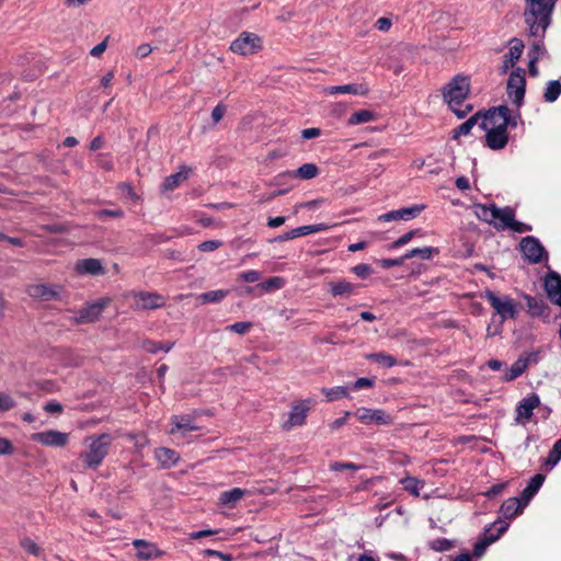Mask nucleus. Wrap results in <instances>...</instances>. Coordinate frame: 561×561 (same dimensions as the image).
<instances>
[{
    "instance_id": "f257e3e1",
    "label": "nucleus",
    "mask_w": 561,
    "mask_h": 561,
    "mask_svg": "<svg viewBox=\"0 0 561 561\" xmlns=\"http://www.w3.org/2000/svg\"><path fill=\"white\" fill-rule=\"evenodd\" d=\"M524 20L529 35L542 38L551 23L556 0H524Z\"/></svg>"
},
{
    "instance_id": "f03ea898",
    "label": "nucleus",
    "mask_w": 561,
    "mask_h": 561,
    "mask_svg": "<svg viewBox=\"0 0 561 561\" xmlns=\"http://www.w3.org/2000/svg\"><path fill=\"white\" fill-rule=\"evenodd\" d=\"M470 92V81L468 77L456 76L443 89L444 101L458 118H463L472 111L471 105L462 106Z\"/></svg>"
},
{
    "instance_id": "7ed1b4c3",
    "label": "nucleus",
    "mask_w": 561,
    "mask_h": 561,
    "mask_svg": "<svg viewBox=\"0 0 561 561\" xmlns=\"http://www.w3.org/2000/svg\"><path fill=\"white\" fill-rule=\"evenodd\" d=\"M87 449L79 454V459L82 461L84 468L98 469L108 454V449L113 443V437L103 433L96 436H91L85 439Z\"/></svg>"
},
{
    "instance_id": "20e7f679",
    "label": "nucleus",
    "mask_w": 561,
    "mask_h": 561,
    "mask_svg": "<svg viewBox=\"0 0 561 561\" xmlns=\"http://www.w3.org/2000/svg\"><path fill=\"white\" fill-rule=\"evenodd\" d=\"M482 297L489 301L495 313L500 316L501 323L517 317L519 305L508 295L499 296L494 291L486 289Z\"/></svg>"
},
{
    "instance_id": "39448f33",
    "label": "nucleus",
    "mask_w": 561,
    "mask_h": 561,
    "mask_svg": "<svg viewBox=\"0 0 561 561\" xmlns=\"http://www.w3.org/2000/svg\"><path fill=\"white\" fill-rule=\"evenodd\" d=\"M481 128L489 130L491 127L495 129H507L508 126L515 127L516 121L512 118L511 110L507 105H499L490 108L483 116Z\"/></svg>"
},
{
    "instance_id": "423d86ee",
    "label": "nucleus",
    "mask_w": 561,
    "mask_h": 561,
    "mask_svg": "<svg viewBox=\"0 0 561 561\" xmlns=\"http://www.w3.org/2000/svg\"><path fill=\"white\" fill-rule=\"evenodd\" d=\"M508 526V523L499 519L485 527L483 536L473 546V556L477 558L482 557L486 548L506 533Z\"/></svg>"
},
{
    "instance_id": "0eeeda50",
    "label": "nucleus",
    "mask_w": 561,
    "mask_h": 561,
    "mask_svg": "<svg viewBox=\"0 0 561 561\" xmlns=\"http://www.w3.org/2000/svg\"><path fill=\"white\" fill-rule=\"evenodd\" d=\"M506 91L512 102L520 107L524 102L526 91V75L520 67L515 68L507 80Z\"/></svg>"
},
{
    "instance_id": "6e6552de",
    "label": "nucleus",
    "mask_w": 561,
    "mask_h": 561,
    "mask_svg": "<svg viewBox=\"0 0 561 561\" xmlns=\"http://www.w3.org/2000/svg\"><path fill=\"white\" fill-rule=\"evenodd\" d=\"M262 48V39L259 35L250 32H242L238 38H236L230 49L239 55L249 56L253 55Z\"/></svg>"
},
{
    "instance_id": "1a4fd4ad",
    "label": "nucleus",
    "mask_w": 561,
    "mask_h": 561,
    "mask_svg": "<svg viewBox=\"0 0 561 561\" xmlns=\"http://www.w3.org/2000/svg\"><path fill=\"white\" fill-rule=\"evenodd\" d=\"M310 407L311 400H301L295 402L287 414V420L282 425L283 430L290 431L296 426L304 425L306 423Z\"/></svg>"
},
{
    "instance_id": "9d476101",
    "label": "nucleus",
    "mask_w": 561,
    "mask_h": 561,
    "mask_svg": "<svg viewBox=\"0 0 561 561\" xmlns=\"http://www.w3.org/2000/svg\"><path fill=\"white\" fill-rule=\"evenodd\" d=\"M31 440L46 447H65L69 443V434L57 430L33 433Z\"/></svg>"
},
{
    "instance_id": "9b49d317",
    "label": "nucleus",
    "mask_w": 561,
    "mask_h": 561,
    "mask_svg": "<svg viewBox=\"0 0 561 561\" xmlns=\"http://www.w3.org/2000/svg\"><path fill=\"white\" fill-rule=\"evenodd\" d=\"M165 305V298L158 293L138 291L133 295L135 310H154Z\"/></svg>"
},
{
    "instance_id": "f8f14e48",
    "label": "nucleus",
    "mask_w": 561,
    "mask_h": 561,
    "mask_svg": "<svg viewBox=\"0 0 561 561\" xmlns=\"http://www.w3.org/2000/svg\"><path fill=\"white\" fill-rule=\"evenodd\" d=\"M540 405V398L537 393H531L524 398L516 407L515 422L525 425L530 421L534 410Z\"/></svg>"
},
{
    "instance_id": "ddd939ff",
    "label": "nucleus",
    "mask_w": 561,
    "mask_h": 561,
    "mask_svg": "<svg viewBox=\"0 0 561 561\" xmlns=\"http://www.w3.org/2000/svg\"><path fill=\"white\" fill-rule=\"evenodd\" d=\"M107 305V298H101L92 304H89L87 307L79 310L78 316L75 318L73 322L76 324L95 322Z\"/></svg>"
},
{
    "instance_id": "4468645a",
    "label": "nucleus",
    "mask_w": 561,
    "mask_h": 561,
    "mask_svg": "<svg viewBox=\"0 0 561 561\" xmlns=\"http://www.w3.org/2000/svg\"><path fill=\"white\" fill-rule=\"evenodd\" d=\"M519 248L526 260L530 263H539L546 254L545 248L535 237H525L519 243Z\"/></svg>"
},
{
    "instance_id": "2eb2a0df",
    "label": "nucleus",
    "mask_w": 561,
    "mask_h": 561,
    "mask_svg": "<svg viewBox=\"0 0 561 561\" xmlns=\"http://www.w3.org/2000/svg\"><path fill=\"white\" fill-rule=\"evenodd\" d=\"M524 43L517 37H513L508 42V51L504 54L503 61L500 67V73L505 75L511 68L514 67L515 62L520 58L524 51Z\"/></svg>"
},
{
    "instance_id": "dca6fc26",
    "label": "nucleus",
    "mask_w": 561,
    "mask_h": 561,
    "mask_svg": "<svg viewBox=\"0 0 561 561\" xmlns=\"http://www.w3.org/2000/svg\"><path fill=\"white\" fill-rule=\"evenodd\" d=\"M425 208L424 205H413L396 210L388 211L378 217L380 221H392V220H411L417 217L421 211Z\"/></svg>"
},
{
    "instance_id": "f3484780",
    "label": "nucleus",
    "mask_w": 561,
    "mask_h": 561,
    "mask_svg": "<svg viewBox=\"0 0 561 561\" xmlns=\"http://www.w3.org/2000/svg\"><path fill=\"white\" fill-rule=\"evenodd\" d=\"M60 287L57 285L47 284H33L27 286L26 293L30 297L39 299L43 301H49L57 299L59 296Z\"/></svg>"
},
{
    "instance_id": "a211bd4d",
    "label": "nucleus",
    "mask_w": 561,
    "mask_h": 561,
    "mask_svg": "<svg viewBox=\"0 0 561 561\" xmlns=\"http://www.w3.org/2000/svg\"><path fill=\"white\" fill-rule=\"evenodd\" d=\"M545 289L550 301L561 307V276L550 272L545 278Z\"/></svg>"
},
{
    "instance_id": "6ab92c4d",
    "label": "nucleus",
    "mask_w": 561,
    "mask_h": 561,
    "mask_svg": "<svg viewBox=\"0 0 561 561\" xmlns=\"http://www.w3.org/2000/svg\"><path fill=\"white\" fill-rule=\"evenodd\" d=\"M355 416L364 424H389L390 416L382 410L360 408L355 412Z\"/></svg>"
},
{
    "instance_id": "aec40b11",
    "label": "nucleus",
    "mask_w": 561,
    "mask_h": 561,
    "mask_svg": "<svg viewBox=\"0 0 561 561\" xmlns=\"http://www.w3.org/2000/svg\"><path fill=\"white\" fill-rule=\"evenodd\" d=\"M170 434H181V437H186V434L192 431H197L199 427L187 415H173L171 417Z\"/></svg>"
},
{
    "instance_id": "412c9836",
    "label": "nucleus",
    "mask_w": 561,
    "mask_h": 561,
    "mask_svg": "<svg viewBox=\"0 0 561 561\" xmlns=\"http://www.w3.org/2000/svg\"><path fill=\"white\" fill-rule=\"evenodd\" d=\"M327 94H354V95H366L369 92V88L365 83H350L344 85H331L324 89Z\"/></svg>"
},
{
    "instance_id": "4be33fe9",
    "label": "nucleus",
    "mask_w": 561,
    "mask_h": 561,
    "mask_svg": "<svg viewBox=\"0 0 561 561\" xmlns=\"http://www.w3.org/2000/svg\"><path fill=\"white\" fill-rule=\"evenodd\" d=\"M485 144L492 150H500L505 148L508 142L507 129H491L485 130Z\"/></svg>"
},
{
    "instance_id": "5701e85b",
    "label": "nucleus",
    "mask_w": 561,
    "mask_h": 561,
    "mask_svg": "<svg viewBox=\"0 0 561 561\" xmlns=\"http://www.w3.org/2000/svg\"><path fill=\"white\" fill-rule=\"evenodd\" d=\"M527 505L519 497H510L503 502L500 513L507 519L514 518L522 514Z\"/></svg>"
},
{
    "instance_id": "b1692460",
    "label": "nucleus",
    "mask_w": 561,
    "mask_h": 561,
    "mask_svg": "<svg viewBox=\"0 0 561 561\" xmlns=\"http://www.w3.org/2000/svg\"><path fill=\"white\" fill-rule=\"evenodd\" d=\"M192 172V169L186 165L180 167V170L173 174L167 176L163 181V191H172L179 187L184 181H186Z\"/></svg>"
},
{
    "instance_id": "393cba45",
    "label": "nucleus",
    "mask_w": 561,
    "mask_h": 561,
    "mask_svg": "<svg viewBox=\"0 0 561 561\" xmlns=\"http://www.w3.org/2000/svg\"><path fill=\"white\" fill-rule=\"evenodd\" d=\"M76 271L79 274L102 275L105 273L102 262L99 259H83L76 263Z\"/></svg>"
},
{
    "instance_id": "a878e982",
    "label": "nucleus",
    "mask_w": 561,
    "mask_h": 561,
    "mask_svg": "<svg viewBox=\"0 0 561 561\" xmlns=\"http://www.w3.org/2000/svg\"><path fill=\"white\" fill-rule=\"evenodd\" d=\"M154 458L162 468H172L180 460V455L170 448L159 447L154 449Z\"/></svg>"
},
{
    "instance_id": "bb28decb",
    "label": "nucleus",
    "mask_w": 561,
    "mask_h": 561,
    "mask_svg": "<svg viewBox=\"0 0 561 561\" xmlns=\"http://www.w3.org/2000/svg\"><path fill=\"white\" fill-rule=\"evenodd\" d=\"M515 217V210L512 207L500 208L496 206L493 227L496 230H506Z\"/></svg>"
},
{
    "instance_id": "cd10ccee",
    "label": "nucleus",
    "mask_w": 561,
    "mask_h": 561,
    "mask_svg": "<svg viewBox=\"0 0 561 561\" xmlns=\"http://www.w3.org/2000/svg\"><path fill=\"white\" fill-rule=\"evenodd\" d=\"M330 293L334 297H350L356 294L358 285L352 284L345 279L331 282L329 284Z\"/></svg>"
},
{
    "instance_id": "c85d7f7f",
    "label": "nucleus",
    "mask_w": 561,
    "mask_h": 561,
    "mask_svg": "<svg viewBox=\"0 0 561 561\" xmlns=\"http://www.w3.org/2000/svg\"><path fill=\"white\" fill-rule=\"evenodd\" d=\"M523 297L527 305V312L531 317H545L549 314V308L542 299H537L530 295H524Z\"/></svg>"
},
{
    "instance_id": "c756f323",
    "label": "nucleus",
    "mask_w": 561,
    "mask_h": 561,
    "mask_svg": "<svg viewBox=\"0 0 561 561\" xmlns=\"http://www.w3.org/2000/svg\"><path fill=\"white\" fill-rule=\"evenodd\" d=\"M545 481V476L537 473L535 474L530 481L528 482L527 486L522 492V501L528 505L530 500L535 496V494L539 491L542 483Z\"/></svg>"
},
{
    "instance_id": "7c9ffc66",
    "label": "nucleus",
    "mask_w": 561,
    "mask_h": 561,
    "mask_svg": "<svg viewBox=\"0 0 561 561\" xmlns=\"http://www.w3.org/2000/svg\"><path fill=\"white\" fill-rule=\"evenodd\" d=\"M133 545L137 549L138 557L141 559L148 560L159 554L158 548L146 540L136 539Z\"/></svg>"
},
{
    "instance_id": "2f4dec72",
    "label": "nucleus",
    "mask_w": 561,
    "mask_h": 561,
    "mask_svg": "<svg viewBox=\"0 0 561 561\" xmlns=\"http://www.w3.org/2000/svg\"><path fill=\"white\" fill-rule=\"evenodd\" d=\"M319 169L313 163H305L301 167H299L296 171L293 172H286L284 175L288 176H299L304 180H310L318 175Z\"/></svg>"
},
{
    "instance_id": "473e14b6",
    "label": "nucleus",
    "mask_w": 561,
    "mask_h": 561,
    "mask_svg": "<svg viewBox=\"0 0 561 561\" xmlns=\"http://www.w3.org/2000/svg\"><path fill=\"white\" fill-rule=\"evenodd\" d=\"M438 249L433 247L415 248L403 254V259L409 260L412 257H420L422 260H431L434 255L438 254Z\"/></svg>"
},
{
    "instance_id": "72a5a7b5",
    "label": "nucleus",
    "mask_w": 561,
    "mask_h": 561,
    "mask_svg": "<svg viewBox=\"0 0 561 561\" xmlns=\"http://www.w3.org/2000/svg\"><path fill=\"white\" fill-rule=\"evenodd\" d=\"M244 494L245 490L240 488H233L220 494V503L231 507L238 501H240L244 496Z\"/></svg>"
},
{
    "instance_id": "f704fd0d",
    "label": "nucleus",
    "mask_w": 561,
    "mask_h": 561,
    "mask_svg": "<svg viewBox=\"0 0 561 561\" xmlns=\"http://www.w3.org/2000/svg\"><path fill=\"white\" fill-rule=\"evenodd\" d=\"M377 115L375 112L370 110H359L354 112L350 118L348 124L350 125H359L365 124L369 122H374L376 119Z\"/></svg>"
},
{
    "instance_id": "c9c22d12",
    "label": "nucleus",
    "mask_w": 561,
    "mask_h": 561,
    "mask_svg": "<svg viewBox=\"0 0 561 561\" xmlns=\"http://www.w3.org/2000/svg\"><path fill=\"white\" fill-rule=\"evenodd\" d=\"M285 285V279L279 276L271 277L264 282H261L256 285V288L261 290V294H267L274 290H278L283 288Z\"/></svg>"
},
{
    "instance_id": "e433bc0d",
    "label": "nucleus",
    "mask_w": 561,
    "mask_h": 561,
    "mask_svg": "<svg viewBox=\"0 0 561 561\" xmlns=\"http://www.w3.org/2000/svg\"><path fill=\"white\" fill-rule=\"evenodd\" d=\"M229 291L226 289L210 290L197 296V300L201 304H213L219 302L228 296Z\"/></svg>"
},
{
    "instance_id": "4c0bfd02",
    "label": "nucleus",
    "mask_w": 561,
    "mask_h": 561,
    "mask_svg": "<svg viewBox=\"0 0 561 561\" xmlns=\"http://www.w3.org/2000/svg\"><path fill=\"white\" fill-rule=\"evenodd\" d=\"M527 368V359H517L510 369L505 373L503 379L505 381H512L524 374Z\"/></svg>"
},
{
    "instance_id": "58836bf2",
    "label": "nucleus",
    "mask_w": 561,
    "mask_h": 561,
    "mask_svg": "<svg viewBox=\"0 0 561 561\" xmlns=\"http://www.w3.org/2000/svg\"><path fill=\"white\" fill-rule=\"evenodd\" d=\"M400 483L404 491L414 496H419L420 490L424 486V482L414 477H405L400 480Z\"/></svg>"
},
{
    "instance_id": "ea45409f",
    "label": "nucleus",
    "mask_w": 561,
    "mask_h": 561,
    "mask_svg": "<svg viewBox=\"0 0 561 561\" xmlns=\"http://www.w3.org/2000/svg\"><path fill=\"white\" fill-rule=\"evenodd\" d=\"M495 209V204L489 206L479 204L476 206V215L479 219L492 225L494 222Z\"/></svg>"
},
{
    "instance_id": "a19ab883",
    "label": "nucleus",
    "mask_w": 561,
    "mask_h": 561,
    "mask_svg": "<svg viewBox=\"0 0 561 561\" xmlns=\"http://www.w3.org/2000/svg\"><path fill=\"white\" fill-rule=\"evenodd\" d=\"M561 94V82L559 80H551L547 83L543 99L548 103H553Z\"/></svg>"
},
{
    "instance_id": "79ce46f5",
    "label": "nucleus",
    "mask_w": 561,
    "mask_h": 561,
    "mask_svg": "<svg viewBox=\"0 0 561 561\" xmlns=\"http://www.w3.org/2000/svg\"><path fill=\"white\" fill-rule=\"evenodd\" d=\"M366 358L369 360H373L383 367H389V368L396 366L398 363L396 357H393L392 355H389L385 352L368 354V355H366Z\"/></svg>"
},
{
    "instance_id": "37998d69",
    "label": "nucleus",
    "mask_w": 561,
    "mask_h": 561,
    "mask_svg": "<svg viewBox=\"0 0 561 561\" xmlns=\"http://www.w3.org/2000/svg\"><path fill=\"white\" fill-rule=\"evenodd\" d=\"M322 392L325 394L328 401H334L340 398L347 397V393H348L347 388L342 387V386H337V387H333V388H323Z\"/></svg>"
},
{
    "instance_id": "c03bdc74",
    "label": "nucleus",
    "mask_w": 561,
    "mask_h": 561,
    "mask_svg": "<svg viewBox=\"0 0 561 561\" xmlns=\"http://www.w3.org/2000/svg\"><path fill=\"white\" fill-rule=\"evenodd\" d=\"M479 118V114H476L468 118L466 122H463L458 128L455 130V138H458L459 136H466L470 134L473 126L477 124Z\"/></svg>"
},
{
    "instance_id": "a18cd8bd",
    "label": "nucleus",
    "mask_w": 561,
    "mask_h": 561,
    "mask_svg": "<svg viewBox=\"0 0 561 561\" xmlns=\"http://www.w3.org/2000/svg\"><path fill=\"white\" fill-rule=\"evenodd\" d=\"M428 547L434 550V551H448L450 550L454 545H453V541H450L449 539H446V538H437V539H434V540H431L428 542Z\"/></svg>"
},
{
    "instance_id": "49530a36",
    "label": "nucleus",
    "mask_w": 561,
    "mask_h": 561,
    "mask_svg": "<svg viewBox=\"0 0 561 561\" xmlns=\"http://www.w3.org/2000/svg\"><path fill=\"white\" fill-rule=\"evenodd\" d=\"M95 217L100 220H104L107 217L111 218H123L124 211L122 208L116 207L113 209H100L94 213Z\"/></svg>"
},
{
    "instance_id": "de8ad7c7",
    "label": "nucleus",
    "mask_w": 561,
    "mask_h": 561,
    "mask_svg": "<svg viewBox=\"0 0 561 561\" xmlns=\"http://www.w3.org/2000/svg\"><path fill=\"white\" fill-rule=\"evenodd\" d=\"M561 459V438L558 439L554 444L552 449L549 453V456L547 458V465L550 467H554Z\"/></svg>"
},
{
    "instance_id": "09e8293b",
    "label": "nucleus",
    "mask_w": 561,
    "mask_h": 561,
    "mask_svg": "<svg viewBox=\"0 0 561 561\" xmlns=\"http://www.w3.org/2000/svg\"><path fill=\"white\" fill-rule=\"evenodd\" d=\"M419 232H420V230H417V229L408 231L407 233L402 234L399 239L393 241L389 245V248L398 249V248H401V247L408 244Z\"/></svg>"
},
{
    "instance_id": "8fccbe9b",
    "label": "nucleus",
    "mask_w": 561,
    "mask_h": 561,
    "mask_svg": "<svg viewBox=\"0 0 561 561\" xmlns=\"http://www.w3.org/2000/svg\"><path fill=\"white\" fill-rule=\"evenodd\" d=\"M145 347L149 353L156 354L159 351L169 352L173 347V343L149 341L145 344Z\"/></svg>"
},
{
    "instance_id": "3c124183",
    "label": "nucleus",
    "mask_w": 561,
    "mask_h": 561,
    "mask_svg": "<svg viewBox=\"0 0 561 561\" xmlns=\"http://www.w3.org/2000/svg\"><path fill=\"white\" fill-rule=\"evenodd\" d=\"M21 547L24 549L25 552L32 554V556H39L42 552V549L30 538H24L21 540Z\"/></svg>"
},
{
    "instance_id": "603ef678",
    "label": "nucleus",
    "mask_w": 561,
    "mask_h": 561,
    "mask_svg": "<svg viewBox=\"0 0 561 561\" xmlns=\"http://www.w3.org/2000/svg\"><path fill=\"white\" fill-rule=\"evenodd\" d=\"M261 279V273L255 270H249L238 275L237 280L245 283H255Z\"/></svg>"
},
{
    "instance_id": "864d4df0",
    "label": "nucleus",
    "mask_w": 561,
    "mask_h": 561,
    "mask_svg": "<svg viewBox=\"0 0 561 561\" xmlns=\"http://www.w3.org/2000/svg\"><path fill=\"white\" fill-rule=\"evenodd\" d=\"M360 468H362V466L355 465L353 462L334 461V462L330 463L331 471H342V470L357 471Z\"/></svg>"
},
{
    "instance_id": "5fc2aeb1",
    "label": "nucleus",
    "mask_w": 561,
    "mask_h": 561,
    "mask_svg": "<svg viewBox=\"0 0 561 561\" xmlns=\"http://www.w3.org/2000/svg\"><path fill=\"white\" fill-rule=\"evenodd\" d=\"M14 407V399L7 392H0V412H7Z\"/></svg>"
},
{
    "instance_id": "6e6d98bb",
    "label": "nucleus",
    "mask_w": 561,
    "mask_h": 561,
    "mask_svg": "<svg viewBox=\"0 0 561 561\" xmlns=\"http://www.w3.org/2000/svg\"><path fill=\"white\" fill-rule=\"evenodd\" d=\"M507 484H508V482H502V483L494 484L491 488H489L485 492H483L482 494L488 499H494L497 495L503 493V491L506 489Z\"/></svg>"
},
{
    "instance_id": "4d7b16f0",
    "label": "nucleus",
    "mask_w": 561,
    "mask_h": 561,
    "mask_svg": "<svg viewBox=\"0 0 561 561\" xmlns=\"http://www.w3.org/2000/svg\"><path fill=\"white\" fill-rule=\"evenodd\" d=\"M352 272L359 278L365 279L370 276V274L373 273V268L369 264L362 263V264L355 265L352 268Z\"/></svg>"
},
{
    "instance_id": "13d9d810",
    "label": "nucleus",
    "mask_w": 561,
    "mask_h": 561,
    "mask_svg": "<svg viewBox=\"0 0 561 561\" xmlns=\"http://www.w3.org/2000/svg\"><path fill=\"white\" fill-rule=\"evenodd\" d=\"M252 322L240 321L229 325L227 330L238 334H245L252 328Z\"/></svg>"
},
{
    "instance_id": "bf43d9fd",
    "label": "nucleus",
    "mask_w": 561,
    "mask_h": 561,
    "mask_svg": "<svg viewBox=\"0 0 561 561\" xmlns=\"http://www.w3.org/2000/svg\"><path fill=\"white\" fill-rule=\"evenodd\" d=\"M118 190L133 201H138L139 196L135 192L133 185L128 182H122L118 184Z\"/></svg>"
},
{
    "instance_id": "052dcab7",
    "label": "nucleus",
    "mask_w": 561,
    "mask_h": 561,
    "mask_svg": "<svg viewBox=\"0 0 561 561\" xmlns=\"http://www.w3.org/2000/svg\"><path fill=\"white\" fill-rule=\"evenodd\" d=\"M222 245V242L219 240H207L198 244V250L202 252H211L217 250Z\"/></svg>"
},
{
    "instance_id": "680f3d73",
    "label": "nucleus",
    "mask_w": 561,
    "mask_h": 561,
    "mask_svg": "<svg viewBox=\"0 0 561 561\" xmlns=\"http://www.w3.org/2000/svg\"><path fill=\"white\" fill-rule=\"evenodd\" d=\"M507 229H510L514 232H517V233H524V232L531 231V226H529L525 222H522V221H517V220H515V217H514L513 221H511Z\"/></svg>"
},
{
    "instance_id": "e2e57ef3",
    "label": "nucleus",
    "mask_w": 561,
    "mask_h": 561,
    "mask_svg": "<svg viewBox=\"0 0 561 561\" xmlns=\"http://www.w3.org/2000/svg\"><path fill=\"white\" fill-rule=\"evenodd\" d=\"M226 111L227 107L224 104L219 103L218 105H216L211 112L213 123H219L222 119L224 115L226 114Z\"/></svg>"
},
{
    "instance_id": "0e129e2a",
    "label": "nucleus",
    "mask_w": 561,
    "mask_h": 561,
    "mask_svg": "<svg viewBox=\"0 0 561 561\" xmlns=\"http://www.w3.org/2000/svg\"><path fill=\"white\" fill-rule=\"evenodd\" d=\"M13 451L12 443L8 438L0 437V455H11Z\"/></svg>"
},
{
    "instance_id": "69168bd1",
    "label": "nucleus",
    "mask_w": 561,
    "mask_h": 561,
    "mask_svg": "<svg viewBox=\"0 0 561 561\" xmlns=\"http://www.w3.org/2000/svg\"><path fill=\"white\" fill-rule=\"evenodd\" d=\"M374 386V380L373 379H369V378H365V377H362V378H358L352 389L353 390H359L362 388H370Z\"/></svg>"
},
{
    "instance_id": "338daca9",
    "label": "nucleus",
    "mask_w": 561,
    "mask_h": 561,
    "mask_svg": "<svg viewBox=\"0 0 561 561\" xmlns=\"http://www.w3.org/2000/svg\"><path fill=\"white\" fill-rule=\"evenodd\" d=\"M392 25V22L389 18H379L376 23H375V26L377 30L381 31V32H387L390 30Z\"/></svg>"
},
{
    "instance_id": "774afa93",
    "label": "nucleus",
    "mask_w": 561,
    "mask_h": 561,
    "mask_svg": "<svg viewBox=\"0 0 561 561\" xmlns=\"http://www.w3.org/2000/svg\"><path fill=\"white\" fill-rule=\"evenodd\" d=\"M44 410L47 413L57 414L62 411V405L59 402L51 400L44 405Z\"/></svg>"
}]
</instances>
